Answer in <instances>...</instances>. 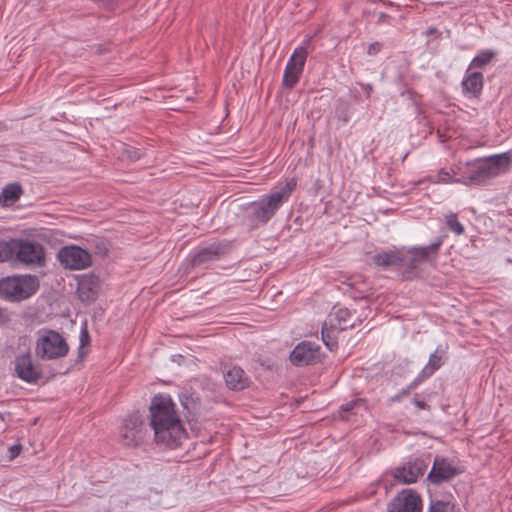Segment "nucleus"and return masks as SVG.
I'll list each match as a JSON object with an SVG mask.
<instances>
[{
    "instance_id": "nucleus-1",
    "label": "nucleus",
    "mask_w": 512,
    "mask_h": 512,
    "mask_svg": "<svg viewBox=\"0 0 512 512\" xmlns=\"http://www.w3.org/2000/svg\"><path fill=\"white\" fill-rule=\"evenodd\" d=\"M149 425L158 445L176 449L187 438L177 407L168 394L155 395L149 407Z\"/></svg>"
},
{
    "instance_id": "nucleus-2",
    "label": "nucleus",
    "mask_w": 512,
    "mask_h": 512,
    "mask_svg": "<svg viewBox=\"0 0 512 512\" xmlns=\"http://www.w3.org/2000/svg\"><path fill=\"white\" fill-rule=\"evenodd\" d=\"M297 186L295 178L288 179L281 187L263 195L246 208L244 222L249 229H256L274 217L280 207L286 203Z\"/></svg>"
},
{
    "instance_id": "nucleus-3",
    "label": "nucleus",
    "mask_w": 512,
    "mask_h": 512,
    "mask_svg": "<svg viewBox=\"0 0 512 512\" xmlns=\"http://www.w3.org/2000/svg\"><path fill=\"white\" fill-rule=\"evenodd\" d=\"M46 261L43 245L28 238L0 239V263L10 262L26 267H42Z\"/></svg>"
},
{
    "instance_id": "nucleus-4",
    "label": "nucleus",
    "mask_w": 512,
    "mask_h": 512,
    "mask_svg": "<svg viewBox=\"0 0 512 512\" xmlns=\"http://www.w3.org/2000/svg\"><path fill=\"white\" fill-rule=\"evenodd\" d=\"M39 289V279L35 275H15L0 280V296L8 301H22Z\"/></svg>"
},
{
    "instance_id": "nucleus-5",
    "label": "nucleus",
    "mask_w": 512,
    "mask_h": 512,
    "mask_svg": "<svg viewBox=\"0 0 512 512\" xmlns=\"http://www.w3.org/2000/svg\"><path fill=\"white\" fill-rule=\"evenodd\" d=\"M426 181L433 184H468L480 182V175L477 174L475 161H458L449 168H441L436 175L427 176Z\"/></svg>"
},
{
    "instance_id": "nucleus-6",
    "label": "nucleus",
    "mask_w": 512,
    "mask_h": 512,
    "mask_svg": "<svg viewBox=\"0 0 512 512\" xmlns=\"http://www.w3.org/2000/svg\"><path fill=\"white\" fill-rule=\"evenodd\" d=\"M68 351V344L60 333L50 329L38 331L35 347L37 357L44 360H53L65 357Z\"/></svg>"
},
{
    "instance_id": "nucleus-7",
    "label": "nucleus",
    "mask_w": 512,
    "mask_h": 512,
    "mask_svg": "<svg viewBox=\"0 0 512 512\" xmlns=\"http://www.w3.org/2000/svg\"><path fill=\"white\" fill-rule=\"evenodd\" d=\"M442 244L443 238L439 237L428 246L401 248V267L404 269L406 277L410 278L423 263L428 262L431 258L435 259Z\"/></svg>"
},
{
    "instance_id": "nucleus-8",
    "label": "nucleus",
    "mask_w": 512,
    "mask_h": 512,
    "mask_svg": "<svg viewBox=\"0 0 512 512\" xmlns=\"http://www.w3.org/2000/svg\"><path fill=\"white\" fill-rule=\"evenodd\" d=\"M147 436V427L143 418L138 414L129 415L119 431V439L126 447L141 445Z\"/></svg>"
},
{
    "instance_id": "nucleus-9",
    "label": "nucleus",
    "mask_w": 512,
    "mask_h": 512,
    "mask_svg": "<svg viewBox=\"0 0 512 512\" xmlns=\"http://www.w3.org/2000/svg\"><path fill=\"white\" fill-rule=\"evenodd\" d=\"M308 57L307 48L298 46L294 49L284 69L282 84L288 89H292L299 82L303 73L304 66Z\"/></svg>"
},
{
    "instance_id": "nucleus-10",
    "label": "nucleus",
    "mask_w": 512,
    "mask_h": 512,
    "mask_svg": "<svg viewBox=\"0 0 512 512\" xmlns=\"http://www.w3.org/2000/svg\"><path fill=\"white\" fill-rule=\"evenodd\" d=\"M57 258L65 268L71 270H82L92 263L90 253L75 245L62 247Z\"/></svg>"
},
{
    "instance_id": "nucleus-11",
    "label": "nucleus",
    "mask_w": 512,
    "mask_h": 512,
    "mask_svg": "<svg viewBox=\"0 0 512 512\" xmlns=\"http://www.w3.org/2000/svg\"><path fill=\"white\" fill-rule=\"evenodd\" d=\"M420 495L412 489H403L388 504V512H422Z\"/></svg>"
},
{
    "instance_id": "nucleus-12",
    "label": "nucleus",
    "mask_w": 512,
    "mask_h": 512,
    "mask_svg": "<svg viewBox=\"0 0 512 512\" xmlns=\"http://www.w3.org/2000/svg\"><path fill=\"white\" fill-rule=\"evenodd\" d=\"M321 360L320 346L311 341H302L290 353V361L296 366H307Z\"/></svg>"
},
{
    "instance_id": "nucleus-13",
    "label": "nucleus",
    "mask_w": 512,
    "mask_h": 512,
    "mask_svg": "<svg viewBox=\"0 0 512 512\" xmlns=\"http://www.w3.org/2000/svg\"><path fill=\"white\" fill-rule=\"evenodd\" d=\"M511 162V157L507 154L494 155L486 160L475 161L477 174L480 175V181L485 178L496 176L505 171Z\"/></svg>"
},
{
    "instance_id": "nucleus-14",
    "label": "nucleus",
    "mask_w": 512,
    "mask_h": 512,
    "mask_svg": "<svg viewBox=\"0 0 512 512\" xmlns=\"http://www.w3.org/2000/svg\"><path fill=\"white\" fill-rule=\"evenodd\" d=\"M427 469V464L422 459H415L401 467L396 468L394 477L397 481L404 484H411L422 477Z\"/></svg>"
},
{
    "instance_id": "nucleus-15",
    "label": "nucleus",
    "mask_w": 512,
    "mask_h": 512,
    "mask_svg": "<svg viewBox=\"0 0 512 512\" xmlns=\"http://www.w3.org/2000/svg\"><path fill=\"white\" fill-rule=\"evenodd\" d=\"M15 371L17 376L27 383H36L42 376L41 370L33 364L29 352L16 357Z\"/></svg>"
},
{
    "instance_id": "nucleus-16",
    "label": "nucleus",
    "mask_w": 512,
    "mask_h": 512,
    "mask_svg": "<svg viewBox=\"0 0 512 512\" xmlns=\"http://www.w3.org/2000/svg\"><path fill=\"white\" fill-rule=\"evenodd\" d=\"M459 473L460 471L447 459L436 457L433 467L428 474V480L434 484H440L452 479Z\"/></svg>"
},
{
    "instance_id": "nucleus-17",
    "label": "nucleus",
    "mask_w": 512,
    "mask_h": 512,
    "mask_svg": "<svg viewBox=\"0 0 512 512\" xmlns=\"http://www.w3.org/2000/svg\"><path fill=\"white\" fill-rule=\"evenodd\" d=\"M483 84V74L481 72L467 69L461 83L462 91L465 96L476 98L480 96Z\"/></svg>"
},
{
    "instance_id": "nucleus-18",
    "label": "nucleus",
    "mask_w": 512,
    "mask_h": 512,
    "mask_svg": "<svg viewBox=\"0 0 512 512\" xmlns=\"http://www.w3.org/2000/svg\"><path fill=\"white\" fill-rule=\"evenodd\" d=\"M225 253V247L220 243H214L201 249L191 260L194 267L203 266L209 262L218 260Z\"/></svg>"
},
{
    "instance_id": "nucleus-19",
    "label": "nucleus",
    "mask_w": 512,
    "mask_h": 512,
    "mask_svg": "<svg viewBox=\"0 0 512 512\" xmlns=\"http://www.w3.org/2000/svg\"><path fill=\"white\" fill-rule=\"evenodd\" d=\"M351 313L347 308L334 307L333 311L329 314L328 321H326L333 331H343L348 327H352L350 324Z\"/></svg>"
},
{
    "instance_id": "nucleus-20",
    "label": "nucleus",
    "mask_w": 512,
    "mask_h": 512,
    "mask_svg": "<svg viewBox=\"0 0 512 512\" xmlns=\"http://www.w3.org/2000/svg\"><path fill=\"white\" fill-rule=\"evenodd\" d=\"M401 255L402 250L400 249H392L389 251L381 252L375 254L372 257L374 264L377 266L388 268L391 266H400L401 267Z\"/></svg>"
},
{
    "instance_id": "nucleus-21",
    "label": "nucleus",
    "mask_w": 512,
    "mask_h": 512,
    "mask_svg": "<svg viewBox=\"0 0 512 512\" xmlns=\"http://www.w3.org/2000/svg\"><path fill=\"white\" fill-rule=\"evenodd\" d=\"M224 378L227 386L232 390H242L248 386V378L240 367L230 368Z\"/></svg>"
},
{
    "instance_id": "nucleus-22",
    "label": "nucleus",
    "mask_w": 512,
    "mask_h": 512,
    "mask_svg": "<svg viewBox=\"0 0 512 512\" xmlns=\"http://www.w3.org/2000/svg\"><path fill=\"white\" fill-rule=\"evenodd\" d=\"M444 351L437 348L429 357L428 363L422 369L423 376H432L443 365Z\"/></svg>"
},
{
    "instance_id": "nucleus-23",
    "label": "nucleus",
    "mask_w": 512,
    "mask_h": 512,
    "mask_svg": "<svg viewBox=\"0 0 512 512\" xmlns=\"http://www.w3.org/2000/svg\"><path fill=\"white\" fill-rule=\"evenodd\" d=\"M21 194L22 188L19 184H9L3 189L0 200L6 205L13 204L20 198Z\"/></svg>"
},
{
    "instance_id": "nucleus-24",
    "label": "nucleus",
    "mask_w": 512,
    "mask_h": 512,
    "mask_svg": "<svg viewBox=\"0 0 512 512\" xmlns=\"http://www.w3.org/2000/svg\"><path fill=\"white\" fill-rule=\"evenodd\" d=\"M494 56L495 53L491 50L482 51L472 59L468 69L473 70L474 68H482L488 65Z\"/></svg>"
},
{
    "instance_id": "nucleus-25",
    "label": "nucleus",
    "mask_w": 512,
    "mask_h": 512,
    "mask_svg": "<svg viewBox=\"0 0 512 512\" xmlns=\"http://www.w3.org/2000/svg\"><path fill=\"white\" fill-rule=\"evenodd\" d=\"M445 224L448 229L455 235L460 236L464 234L465 228L462 223L459 222L457 214L449 212L444 216Z\"/></svg>"
},
{
    "instance_id": "nucleus-26",
    "label": "nucleus",
    "mask_w": 512,
    "mask_h": 512,
    "mask_svg": "<svg viewBox=\"0 0 512 512\" xmlns=\"http://www.w3.org/2000/svg\"><path fill=\"white\" fill-rule=\"evenodd\" d=\"M427 512H455V505L449 501H432Z\"/></svg>"
},
{
    "instance_id": "nucleus-27",
    "label": "nucleus",
    "mask_w": 512,
    "mask_h": 512,
    "mask_svg": "<svg viewBox=\"0 0 512 512\" xmlns=\"http://www.w3.org/2000/svg\"><path fill=\"white\" fill-rule=\"evenodd\" d=\"M335 332L336 331L332 332V329L327 322L324 323L322 327V340L330 350H332L333 347L336 345L334 335Z\"/></svg>"
},
{
    "instance_id": "nucleus-28",
    "label": "nucleus",
    "mask_w": 512,
    "mask_h": 512,
    "mask_svg": "<svg viewBox=\"0 0 512 512\" xmlns=\"http://www.w3.org/2000/svg\"><path fill=\"white\" fill-rule=\"evenodd\" d=\"M93 241L95 243L96 253L99 255H106L108 252V245L106 241L100 238H95Z\"/></svg>"
},
{
    "instance_id": "nucleus-29",
    "label": "nucleus",
    "mask_w": 512,
    "mask_h": 512,
    "mask_svg": "<svg viewBox=\"0 0 512 512\" xmlns=\"http://www.w3.org/2000/svg\"><path fill=\"white\" fill-rule=\"evenodd\" d=\"M382 49V44L380 42H374L368 46L367 54L374 56L378 54Z\"/></svg>"
},
{
    "instance_id": "nucleus-30",
    "label": "nucleus",
    "mask_w": 512,
    "mask_h": 512,
    "mask_svg": "<svg viewBox=\"0 0 512 512\" xmlns=\"http://www.w3.org/2000/svg\"><path fill=\"white\" fill-rule=\"evenodd\" d=\"M430 376H423L422 371L417 375V377L410 383L408 386L409 389L416 388L421 382L428 379Z\"/></svg>"
},
{
    "instance_id": "nucleus-31",
    "label": "nucleus",
    "mask_w": 512,
    "mask_h": 512,
    "mask_svg": "<svg viewBox=\"0 0 512 512\" xmlns=\"http://www.w3.org/2000/svg\"><path fill=\"white\" fill-rule=\"evenodd\" d=\"M89 342V335L86 328L82 329L80 334V349L87 345Z\"/></svg>"
},
{
    "instance_id": "nucleus-32",
    "label": "nucleus",
    "mask_w": 512,
    "mask_h": 512,
    "mask_svg": "<svg viewBox=\"0 0 512 512\" xmlns=\"http://www.w3.org/2000/svg\"><path fill=\"white\" fill-rule=\"evenodd\" d=\"M359 402V400H352L344 405L341 406V410L344 412L351 411Z\"/></svg>"
},
{
    "instance_id": "nucleus-33",
    "label": "nucleus",
    "mask_w": 512,
    "mask_h": 512,
    "mask_svg": "<svg viewBox=\"0 0 512 512\" xmlns=\"http://www.w3.org/2000/svg\"><path fill=\"white\" fill-rule=\"evenodd\" d=\"M390 19L391 17L383 12H380L378 14V19H377V23L378 24H382V23H387L389 24L390 23Z\"/></svg>"
},
{
    "instance_id": "nucleus-34",
    "label": "nucleus",
    "mask_w": 512,
    "mask_h": 512,
    "mask_svg": "<svg viewBox=\"0 0 512 512\" xmlns=\"http://www.w3.org/2000/svg\"><path fill=\"white\" fill-rule=\"evenodd\" d=\"M10 458L11 459H14L15 457H17L21 451V446L20 445H14L12 447H10Z\"/></svg>"
},
{
    "instance_id": "nucleus-35",
    "label": "nucleus",
    "mask_w": 512,
    "mask_h": 512,
    "mask_svg": "<svg viewBox=\"0 0 512 512\" xmlns=\"http://www.w3.org/2000/svg\"><path fill=\"white\" fill-rule=\"evenodd\" d=\"M360 85H361V87L364 89V91H365V93H366L367 98H368V97H370V95H371V93H372V91H373V85H372V84H370V83H367V84H363V83H361Z\"/></svg>"
},
{
    "instance_id": "nucleus-36",
    "label": "nucleus",
    "mask_w": 512,
    "mask_h": 512,
    "mask_svg": "<svg viewBox=\"0 0 512 512\" xmlns=\"http://www.w3.org/2000/svg\"><path fill=\"white\" fill-rule=\"evenodd\" d=\"M414 403L419 409L425 410L429 408V406L424 401L418 400L416 398L414 399Z\"/></svg>"
},
{
    "instance_id": "nucleus-37",
    "label": "nucleus",
    "mask_w": 512,
    "mask_h": 512,
    "mask_svg": "<svg viewBox=\"0 0 512 512\" xmlns=\"http://www.w3.org/2000/svg\"><path fill=\"white\" fill-rule=\"evenodd\" d=\"M8 316L6 310L0 308V323L7 321Z\"/></svg>"
},
{
    "instance_id": "nucleus-38",
    "label": "nucleus",
    "mask_w": 512,
    "mask_h": 512,
    "mask_svg": "<svg viewBox=\"0 0 512 512\" xmlns=\"http://www.w3.org/2000/svg\"><path fill=\"white\" fill-rule=\"evenodd\" d=\"M410 390H411V389H409V387H408L406 390H402V391H401V392H400V393L395 397V399H399V398H400L401 396H403V395H408Z\"/></svg>"
},
{
    "instance_id": "nucleus-39",
    "label": "nucleus",
    "mask_w": 512,
    "mask_h": 512,
    "mask_svg": "<svg viewBox=\"0 0 512 512\" xmlns=\"http://www.w3.org/2000/svg\"><path fill=\"white\" fill-rule=\"evenodd\" d=\"M349 120V117L348 116H345L344 117V121H348Z\"/></svg>"
}]
</instances>
